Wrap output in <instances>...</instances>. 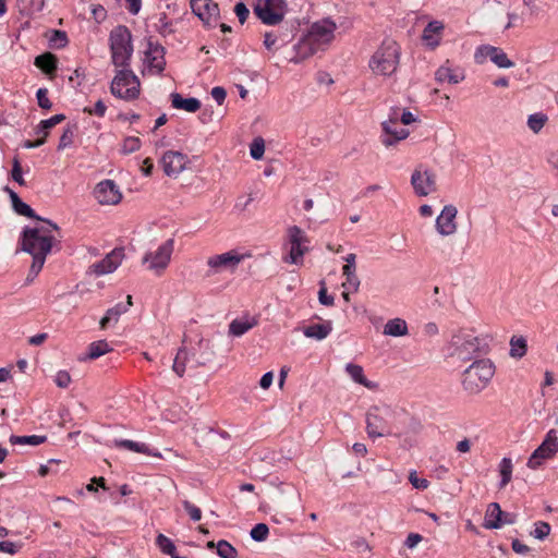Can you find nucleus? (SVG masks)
<instances>
[{"mask_svg":"<svg viewBox=\"0 0 558 558\" xmlns=\"http://www.w3.org/2000/svg\"><path fill=\"white\" fill-rule=\"evenodd\" d=\"M38 106L43 109H50L52 102L48 98V90L46 88H39L36 93Z\"/></svg>","mask_w":558,"mask_h":558,"instance_id":"obj_54","label":"nucleus"},{"mask_svg":"<svg viewBox=\"0 0 558 558\" xmlns=\"http://www.w3.org/2000/svg\"><path fill=\"white\" fill-rule=\"evenodd\" d=\"M12 207L15 210V213H17L21 216H25L27 218H32V219H36V220H39V221H44V222L49 225L54 230L59 229V227L54 222L37 216L36 213L31 208V206L27 205L26 203H24L22 199L20 202H17Z\"/></svg>","mask_w":558,"mask_h":558,"instance_id":"obj_34","label":"nucleus"},{"mask_svg":"<svg viewBox=\"0 0 558 558\" xmlns=\"http://www.w3.org/2000/svg\"><path fill=\"white\" fill-rule=\"evenodd\" d=\"M264 153H265V142L262 137H256L250 146L251 157L255 160H259L263 158Z\"/></svg>","mask_w":558,"mask_h":558,"instance_id":"obj_46","label":"nucleus"},{"mask_svg":"<svg viewBox=\"0 0 558 558\" xmlns=\"http://www.w3.org/2000/svg\"><path fill=\"white\" fill-rule=\"evenodd\" d=\"M322 287L318 292V300L323 305L331 306L333 305V296L327 294V289L325 287V282H320Z\"/></svg>","mask_w":558,"mask_h":558,"instance_id":"obj_60","label":"nucleus"},{"mask_svg":"<svg viewBox=\"0 0 558 558\" xmlns=\"http://www.w3.org/2000/svg\"><path fill=\"white\" fill-rule=\"evenodd\" d=\"M83 111L85 113H88L90 116H97V117H104L106 114V111H107V106L105 105V102L102 100H98L94 108H89V107H85L83 109Z\"/></svg>","mask_w":558,"mask_h":558,"instance_id":"obj_52","label":"nucleus"},{"mask_svg":"<svg viewBox=\"0 0 558 558\" xmlns=\"http://www.w3.org/2000/svg\"><path fill=\"white\" fill-rule=\"evenodd\" d=\"M435 78L439 83L448 82L450 84H458L465 78L464 71L460 68H451L447 60L435 73Z\"/></svg>","mask_w":558,"mask_h":558,"instance_id":"obj_24","label":"nucleus"},{"mask_svg":"<svg viewBox=\"0 0 558 558\" xmlns=\"http://www.w3.org/2000/svg\"><path fill=\"white\" fill-rule=\"evenodd\" d=\"M527 345L523 337H512L510 340V356L521 359L526 354Z\"/></svg>","mask_w":558,"mask_h":558,"instance_id":"obj_38","label":"nucleus"},{"mask_svg":"<svg viewBox=\"0 0 558 558\" xmlns=\"http://www.w3.org/2000/svg\"><path fill=\"white\" fill-rule=\"evenodd\" d=\"M156 544L163 554L171 556V558H173V556H177L175 546L173 542L166 535L161 533L158 534L156 537Z\"/></svg>","mask_w":558,"mask_h":558,"instance_id":"obj_41","label":"nucleus"},{"mask_svg":"<svg viewBox=\"0 0 558 558\" xmlns=\"http://www.w3.org/2000/svg\"><path fill=\"white\" fill-rule=\"evenodd\" d=\"M332 330L331 322L323 324H313L304 328V336L307 338H314L316 340H323L328 337Z\"/></svg>","mask_w":558,"mask_h":558,"instance_id":"obj_29","label":"nucleus"},{"mask_svg":"<svg viewBox=\"0 0 558 558\" xmlns=\"http://www.w3.org/2000/svg\"><path fill=\"white\" fill-rule=\"evenodd\" d=\"M183 508L189 513L193 521H199L202 519V511L198 507L190 502L189 500L183 501Z\"/></svg>","mask_w":558,"mask_h":558,"instance_id":"obj_53","label":"nucleus"},{"mask_svg":"<svg viewBox=\"0 0 558 558\" xmlns=\"http://www.w3.org/2000/svg\"><path fill=\"white\" fill-rule=\"evenodd\" d=\"M318 51L319 49L304 35L298 44L293 46L292 53L287 57V60L291 63L298 64Z\"/></svg>","mask_w":558,"mask_h":558,"instance_id":"obj_23","label":"nucleus"},{"mask_svg":"<svg viewBox=\"0 0 558 558\" xmlns=\"http://www.w3.org/2000/svg\"><path fill=\"white\" fill-rule=\"evenodd\" d=\"M243 255L238 254L235 251H229L222 254L214 255L207 259L209 270L207 276L217 275L223 270H235L242 262Z\"/></svg>","mask_w":558,"mask_h":558,"instance_id":"obj_14","label":"nucleus"},{"mask_svg":"<svg viewBox=\"0 0 558 558\" xmlns=\"http://www.w3.org/2000/svg\"><path fill=\"white\" fill-rule=\"evenodd\" d=\"M558 452V437L554 429L549 430L543 442L534 450L527 461V468L537 469L543 460L553 458Z\"/></svg>","mask_w":558,"mask_h":558,"instance_id":"obj_11","label":"nucleus"},{"mask_svg":"<svg viewBox=\"0 0 558 558\" xmlns=\"http://www.w3.org/2000/svg\"><path fill=\"white\" fill-rule=\"evenodd\" d=\"M160 161L165 174L172 178H177L182 173L190 163L187 155L177 150L166 151Z\"/></svg>","mask_w":558,"mask_h":558,"instance_id":"obj_16","label":"nucleus"},{"mask_svg":"<svg viewBox=\"0 0 558 558\" xmlns=\"http://www.w3.org/2000/svg\"><path fill=\"white\" fill-rule=\"evenodd\" d=\"M409 333L407 322L402 318L389 319L384 326V335L391 337H403Z\"/></svg>","mask_w":558,"mask_h":558,"instance_id":"obj_28","label":"nucleus"},{"mask_svg":"<svg viewBox=\"0 0 558 558\" xmlns=\"http://www.w3.org/2000/svg\"><path fill=\"white\" fill-rule=\"evenodd\" d=\"M125 254L122 247H118L108 253L101 260L92 264L86 274L100 277L113 272L124 259Z\"/></svg>","mask_w":558,"mask_h":558,"instance_id":"obj_13","label":"nucleus"},{"mask_svg":"<svg viewBox=\"0 0 558 558\" xmlns=\"http://www.w3.org/2000/svg\"><path fill=\"white\" fill-rule=\"evenodd\" d=\"M73 138H74V129L72 126H68L63 131V133L60 137L58 149L62 150V149L69 147L70 145H72Z\"/></svg>","mask_w":558,"mask_h":558,"instance_id":"obj_51","label":"nucleus"},{"mask_svg":"<svg viewBox=\"0 0 558 558\" xmlns=\"http://www.w3.org/2000/svg\"><path fill=\"white\" fill-rule=\"evenodd\" d=\"M409 481L416 489H426L429 486V482L426 478H418L416 471L410 472Z\"/></svg>","mask_w":558,"mask_h":558,"instance_id":"obj_55","label":"nucleus"},{"mask_svg":"<svg viewBox=\"0 0 558 558\" xmlns=\"http://www.w3.org/2000/svg\"><path fill=\"white\" fill-rule=\"evenodd\" d=\"M269 529L265 523H258L251 530V537L256 542H263L267 538Z\"/></svg>","mask_w":558,"mask_h":558,"instance_id":"obj_48","label":"nucleus"},{"mask_svg":"<svg viewBox=\"0 0 558 558\" xmlns=\"http://www.w3.org/2000/svg\"><path fill=\"white\" fill-rule=\"evenodd\" d=\"M292 34L288 29L281 28L266 32L264 34V47L270 53L275 54L280 49L284 48L292 39Z\"/></svg>","mask_w":558,"mask_h":558,"instance_id":"obj_21","label":"nucleus"},{"mask_svg":"<svg viewBox=\"0 0 558 558\" xmlns=\"http://www.w3.org/2000/svg\"><path fill=\"white\" fill-rule=\"evenodd\" d=\"M478 52L489 57V59L501 69H509L514 65V63L507 57V54L498 47L494 46H483L478 49Z\"/></svg>","mask_w":558,"mask_h":558,"instance_id":"obj_26","label":"nucleus"},{"mask_svg":"<svg viewBox=\"0 0 558 558\" xmlns=\"http://www.w3.org/2000/svg\"><path fill=\"white\" fill-rule=\"evenodd\" d=\"M109 40L112 63L122 68L114 75L110 92L117 98L126 101L134 100L140 96L141 84L138 77L131 70L125 69L129 66L133 53L131 32L126 26L119 25L111 31Z\"/></svg>","mask_w":558,"mask_h":558,"instance_id":"obj_1","label":"nucleus"},{"mask_svg":"<svg viewBox=\"0 0 558 558\" xmlns=\"http://www.w3.org/2000/svg\"><path fill=\"white\" fill-rule=\"evenodd\" d=\"M411 185L417 196H427L436 191V174L420 165L411 175Z\"/></svg>","mask_w":558,"mask_h":558,"instance_id":"obj_12","label":"nucleus"},{"mask_svg":"<svg viewBox=\"0 0 558 558\" xmlns=\"http://www.w3.org/2000/svg\"><path fill=\"white\" fill-rule=\"evenodd\" d=\"M141 148V140L137 136H129L123 141L121 151L123 154H131Z\"/></svg>","mask_w":558,"mask_h":558,"instance_id":"obj_47","label":"nucleus"},{"mask_svg":"<svg viewBox=\"0 0 558 558\" xmlns=\"http://www.w3.org/2000/svg\"><path fill=\"white\" fill-rule=\"evenodd\" d=\"M185 359L186 352L183 349H180L174 359L172 369L179 376L182 377L185 373Z\"/></svg>","mask_w":558,"mask_h":558,"instance_id":"obj_45","label":"nucleus"},{"mask_svg":"<svg viewBox=\"0 0 558 558\" xmlns=\"http://www.w3.org/2000/svg\"><path fill=\"white\" fill-rule=\"evenodd\" d=\"M116 445L118 447H122V448H125V449L134 451V452L145 453V454L149 453L148 447L145 444H142V442H136V441H133V440L123 439V440L116 441Z\"/></svg>","mask_w":558,"mask_h":558,"instance_id":"obj_42","label":"nucleus"},{"mask_svg":"<svg viewBox=\"0 0 558 558\" xmlns=\"http://www.w3.org/2000/svg\"><path fill=\"white\" fill-rule=\"evenodd\" d=\"M495 366L490 360L474 361L463 373L462 386L471 395L480 393L492 380Z\"/></svg>","mask_w":558,"mask_h":558,"instance_id":"obj_3","label":"nucleus"},{"mask_svg":"<svg viewBox=\"0 0 558 558\" xmlns=\"http://www.w3.org/2000/svg\"><path fill=\"white\" fill-rule=\"evenodd\" d=\"M44 264H45V262H43L41 257H37L36 259H33V263L29 268V272L26 277V284H29L34 281V279L37 277V275L43 269Z\"/></svg>","mask_w":558,"mask_h":558,"instance_id":"obj_50","label":"nucleus"},{"mask_svg":"<svg viewBox=\"0 0 558 558\" xmlns=\"http://www.w3.org/2000/svg\"><path fill=\"white\" fill-rule=\"evenodd\" d=\"M547 117L545 114L534 113L529 117L527 125L534 133H538L545 125Z\"/></svg>","mask_w":558,"mask_h":558,"instance_id":"obj_44","label":"nucleus"},{"mask_svg":"<svg viewBox=\"0 0 558 558\" xmlns=\"http://www.w3.org/2000/svg\"><path fill=\"white\" fill-rule=\"evenodd\" d=\"M52 230L49 225L48 227L26 228L23 232V251L31 254L33 259L41 257L45 262L52 247Z\"/></svg>","mask_w":558,"mask_h":558,"instance_id":"obj_4","label":"nucleus"},{"mask_svg":"<svg viewBox=\"0 0 558 558\" xmlns=\"http://www.w3.org/2000/svg\"><path fill=\"white\" fill-rule=\"evenodd\" d=\"M256 15L264 24H279L286 14L287 3L284 0H264L255 5Z\"/></svg>","mask_w":558,"mask_h":558,"instance_id":"obj_10","label":"nucleus"},{"mask_svg":"<svg viewBox=\"0 0 558 558\" xmlns=\"http://www.w3.org/2000/svg\"><path fill=\"white\" fill-rule=\"evenodd\" d=\"M288 238L290 252L283 260L288 264L302 265L303 256L308 251L307 246H305V243L308 242L307 236L300 227L292 226L288 229Z\"/></svg>","mask_w":558,"mask_h":558,"instance_id":"obj_9","label":"nucleus"},{"mask_svg":"<svg viewBox=\"0 0 558 558\" xmlns=\"http://www.w3.org/2000/svg\"><path fill=\"white\" fill-rule=\"evenodd\" d=\"M550 533V525L547 522L538 521L535 523V529L531 532V535L537 539H544Z\"/></svg>","mask_w":558,"mask_h":558,"instance_id":"obj_49","label":"nucleus"},{"mask_svg":"<svg viewBox=\"0 0 558 558\" xmlns=\"http://www.w3.org/2000/svg\"><path fill=\"white\" fill-rule=\"evenodd\" d=\"M217 554L220 558H238V550L223 539L217 543Z\"/></svg>","mask_w":558,"mask_h":558,"instance_id":"obj_43","label":"nucleus"},{"mask_svg":"<svg viewBox=\"0 0 558 558\" xmlns=\"http://www.w3.org/2000/svg\"><path fill=\"white\" fill-rule=\"evenodd\" d=\"M398 119V109H393L392 113L389 116V119L381 123L383 130L386 134V136L383 137L381 143L386 147L392 146L409 136L408 130L397 128Z\"/></svg>","mask_w":558,"mask_h":558,"instance_id":"obj_19","label":"nucleus"},{"mask_svg":"<svg viewBox=\"0 0 558 558\" xmlns=\"http://www.w3.org/2000/svg\"><path fill=\"white\" fill-rule=\"evenodd\" d=\"M451 344L454 348L453 355L461 361H470L473 357L486 353V344L483 339L473 335H456Z\"/></svg>","mask_w":558,"mask_h":558,"instance_id":"obj_6","label":"nucleus"},{"mask_svg":"<svg viewBox=\"0 0 558 558\" xmlns=\"http://www.w3.org/2000/svg\"><path fill=\"white\" fill-rule=\"evenodd\" d=\"M94 196L100 205H117L122 199L119 186L112 180H104L97 183L94 189Z\"/></svg>","mask_w":558,"mask_h":558,"instance_id":"obj_17","label":"nucleus"},{"mask_svg":"<svg viewBox=\"0 0 558 558\" xmlns=\"http://www.w3.org/2000/svg\"><path fill=\"white\" fill-rule=\"evenodd\" d=\"M395 416L393 411L388 407H373L366 415V432L371 438L383 437L385 435L400 436V433H393L389 420Z\"/></svg>","mask_w":558,"mask_h":558,"instance_id":"obj_5","label":"nucleus"},{"mask_svg":"<svg viewBox=\"0 0 558 558\" xmlns=\"http://www.w3.org/2000/svg\"><path fill=\"white\" fill-rule=\"evenodd\" d=\"M498 471L501 477L499 488H505L511 482L512 478V460L510 458H502L498 465Z\"/></svg>","mask_w":558,"mask_h":558,"instance_id":"obj_37","label":"nucleus"},{"mask_svg":"<svg viewBox=\"0 0 558 558\" xmlns=\"http://www.w3.org/2000/svg\"><path fill=\"white\" fill-rule=\"evenodd\" d=\"M157 29L162 36L169 35L173 32L171 24L168 22L165 13L159 17Z\"/></svg>","mask_w":558,"mask_h":558,"instance_id":"obj_59","label":"nucleus"},{"mask_svg":"<svg viewBox=\"0 0 558 558\" xmlns=\"http://www.w3.org/2000/svg\"><path fill=\"white\" fill-rule=\"evenodd\" d=\"M46 440H47L46 436H39V435H31V436H14V435H12L10 437V442L12 445L38 446L40 444H44Z\"/></svg>","mask_w":558,"mask_h":558,"instance_id":"obj_39","label":"nucleus"},{"mask_svg":"<svg viewBox=\"0 0 558 558\" xmlns=\"http://www.w3.org/2000/svg\"><path fill=\"white\" fill-rule=\"evenodd\" d=\"M234 12L241 24H244L250 15V11L243 2H239L235 4Z\"/></svg>","mask_w":558,"mask_h":558,"instance_id":"obj_61","label":"nucleus"},{"mask_svg":"<svg viewBox=\"0 0 558 558\" xmlns=\"http://www.w3.org/2000/svg\"><path fill=\"white\" fill-rule=\"evenodd\" d=\"M145 63L150 73L160 74L166 66L165 48L148 41L147 50L145 51Z\"/></svg>","mask_w":558,"mask_h":558,"instance_id":"obj_20","label":"nucleus"},{"mask_svg":"<svg viewBox=\"0 0 558 558\" xmlns=\"http://www.w3.org/2000/svg\"><path fill=\"white\" fill-rule=\"evenodd\" d=\"M11 175H12V179L16 183H19L22 186L25 185V180H24L23 173H22V167H21L19 159H16V158H14V160H13Z\"/></svg>","mask_w":558,"mask_h":558,"instance_id":"obj_56","label":"nucleus"},{"mask_svg":"<svg viewBox=\"0 0 558 558\" xmlns=\"http://www.w3.org/2000/svg\"><path fill=\"white\" fill-rule=\"evenodd\" d=\"M20 547V545L10 541L0 542V553L14 555L19 551Z\"/></svg>","mask_w":558,"mask_h":558,"instance_id":"obj_62","label":"nucleus"},{"mask_svg":"<svg viewBox=\"0 0 558 558\" xmlns=\"http://www.w3.org/2000/svg\"><path fill=\"white\" fill-rule=\"evenodd\" d=\"M171 105L175 109L186 112H196L201 108V101L197 98H183L179 93L171 94Z\"/></svg>","mask_w":558,"mask_h":558,"instance_id":"obj_27","label":"nucleus"},{"mask_svg":"<svg viewBox=\"0 0 558 558\" xmlns=\"http://www.w3.org/2000/svg\"><path fill=\"white\" fill-rule=\"evenodd\" d=\"M191 9L205 26L216 27L218 25L219 7L213 0H192Z\"/></svg>","mask_w":558,"mask_h":558,"instance_id":"obj_15","label":"nucleus"},{"mask_svg":"<svg viewBox=\"0 0 558 558\" xmlns=\"http://www.w3.org/2000/svg\"><path fill=\"white\" fill-rule=\"evenodd\" d=\"M50 43L58 48L64 47L68 43L66 34L62 31H53Z\"/></svg>","mask_w":558,"mask_h":558,"instance_id":"obj_58","label":"nucleus"},{"mask_svg":"<svg viewBox=\"0 0 558 558\" xmlns=\"http://www.w3.org/2000/svg\"><path fill=\"white\" fill-rule=\"evenodd\" d=\"M71 381V375L66 371H59L54 378V383L59 388H68Z\"/></svg>","mask_w":558,"mask_h":558,"instance_id":"obj_57","label":"nucleus"},{"mask_svg":"<svg viewBox=\"0 0 558 558\" xmlns=\"http://www.w3.org/2000/svg\"><path fill=\"white\" fill-rule=\"evenodd\" d=\"M64 119H65L64 114H56L47 120H43V121H40V123L36 130V133L37 134L43 133V137L46 138L48 136V131L51 128H53L54 125L61 123Z\"/></svg>","mask_w":558,"mask_h":558,"instance_id":"obj_40","label":"nucleus"},{"mask_svg":"<svg viewBox=\"0 0 558 558\" xmlns=\"http://www.w3.org/2000/svg\"><path fill=\"white\" fill-rule=\"evenodd\" d=\"M401 48L391 38H385L369 59L368 66L375 75L391 76L400 63Z\"/></svg>","mask_w":558,"mask_h":558,"instance_id":"obj_2","label":"nucleus"},{"mask_svg":"<svg viewBox=\"0 0 558 558\" xmlns=\"http://www.w3.org/2000/svg\"><path fill=\"white\" fill-rule=\"evenodd\" d=\"M112 349L106 340L94 341L88 345V352L80 361L95 360L110 352Z\"/></svg>","mask_w":558,"mask_h":558,"instance_id":"obj_32","label":"nucleus"},{"mask_svg":"<svg viewBox=\"0 0 558 558\" xmlns=\"http://www.w3.org/2000/svg\"><path fill=\"white\" fill-rule=\"evenodd\" d=\"M57 58L51 52H45L35 58L34 64L44 73L50 75L57 70Z\"/></svg>","mask_w":558,"mask_h":558,"instance_id":"obj_31","label":"nucleus"},{"mask_svg":"<svg viewBox=\"0 0 558 558\" xmlns=\"http://www.w3.org/2000/svg\"><path fill=\"white\" fill-rule=\"evenodd\" d=\"M444 25L438 21H433L427 24V26L423 31L422 38L424 41H426L427 45L432 46L433 48L438 46L439 38L438 35L442 31Z\"/></svg>","mask_w":558,"mask_h":558,"instance_id":"obj_30","label":"nucleus"},{"mask_svg":"<svg viewBox=\"0 0 558 558\" xmlns=\"http://www.w3.org/2000/svg\"><path fill=\"white\" fill-rule=\"evenodd\" d=\"M337 25L330 19H324L311 25L305 35L319 51L325 50L335 38Z\"/></svg>","mask_w":558,"mask_h":558,"instance_id":"obj_8","label":"nucleus"},{"mask_svg":"<svg viewBox=\"0 0 558 558\" xmlns=\"http://www.w3.org/2000/svg\"><path fill=\"white\" fill-rule=\"evenodd\" d=\"M211 97L217 101L218 105H222L227 97V92L223 87L216 86L211 89Z\"/></svg>","mask_w":558,"mask_h":558,"instance_id":"obj_63","label":"nucleus"},{"mask_svg":"<svg viewBox=\"0 0 558 558\" xmlns=\"http://www.w3.org/2000/svg\"><path fill=\"white\" fill-rule=\"evenodd\" d=\"M457 214L458 210L453 205H447L442 208L436 219V229L441 235H451L457 231Z\"/></svg>","mask_w":558,"mask_h":558,"instance_id":"obj_22","label":"nucleus"},{"mask_svg":"<svg viewBox=\"0 0 558 558\" xmlns=\"http://www.w3.org/2000/svg\"><path fill=\"white\" fill-rule=\"evenodd\" d=\"M125 312H128V307L121 303L109 308L99 322L100 329H106L111 322L118 323L120 316Z\"/></svg>","mask_w":558,"mask_h":558,"instance_id":"obj_36","label":"nucleus"},{"mask_svg":"<svg viewBox=\"0 0 558 558\" xmlns=\"http://www.w3.org/2000/svg\"><path fill=\"white\" fill-rule=\"evenodd\" d=\"M355 254L350 253L345 256V265L342 268L343 275L345 276V282L342 283V287L345 289H351L353 292H356L360 288V279L355 274Z\"/></svg>","mask_w":558,"mask_h":558,"instance_id":"obj_25","label":"nucleus"},{"mask_svg":"<svg viewBox=\"0 0 558 558\" xmlns=\"http://www.w3.org/2000/svg\"><path fill=\"white\" fill-rule=\"evenodd\" d=\"M257 325V320L255 318L251 319H234L229 325V332L232 336L240 337L247 332L251 328Z\"/></svg>","mask_w":558,"mask_h":558,"instance_id":"obj_35","label":"nucleus"},{"mask_svg":"<svg viewBox=\"0 0 558 558\" xmlns=\"http://www.w3.org/2000/svg\"><path fill=\"white\" fill-rule=\"evenodd\" d=\"M422 541V536L417 533H410L405 539V546L409 548L415 547Z\"/></svg>","mask_w":558,"mask_h":558,"instance_id":"obj_64","label":"nucleus"},{"mask_svg":"<svg viewBox=\"0 0 558 558\" xmlns=\"http://www.w3.org/2000/svg\"><path fill=\"white\" fill-rule=\"evenodd\" d=\"M345 371L350 375L352 380H354L355 383L368 389L376 388V384L367 380V378L364 375L363 367L361 365L349 363L345 365Z\"/></svg>","mask_w":558,"mask_h":558,"instance_id":"obj_33","label":"nucleus"},{"mask_svg":"<svg viewBox=\"0 0 558 558\" xmlns=\"http://www.w3.org/2000/svg\"><path fill=\"white\" fill-rule=\"evenodd\" d=\"M515 517L509 512L501 510L499 504L492 502L488 505L483 526L487 530L500 529L505 524H513Z\"/></svg>","mask_w":558,"mask_h":558,"instance_id":"obj_18","label":"nucleus"},{"mask_svg":"<svg viewBox=\"0 0 558 558\" xmlns=\"http://www.w3.org/2000/svg\"><path fill=\"white\" fill-rule=\"evenodd\" d=\"M174 251V240L168 239L162 244H160L155 251L147 252L143 258V265H147V269L155 272L156 275H161L168 268L171 256Z\"/></svg>","mask_w":558,"mask_h":558,"instance_id":"obj_7","label":"nucleus"}]
</instances>
